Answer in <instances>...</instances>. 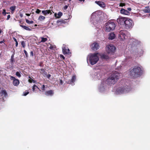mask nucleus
<instances>
[{"instance_id": "1a4fd4ad", "label": "nucleus", "mask_w": 150, "mask_h": 150, "mask_svg": "<svg viewBox=\"0 0 150 150\" xmlns=\"http://www.w3.org/2000/svg\"><path fill=\"white\" fill-rule=\"evenodd\" d=\"M127 33V31L126 30H123L120 31L119 33V37L122 39H125L126 38V34Z\"/></svg>"}, {"instance_id": "c756f323", "label": "nucleus", "mask_w": 150, "mask_h": 150, "mask_svg": "<svg viewBox=\"0 0 150 150\" xmlns=\"http://www.w3.org/2000/svg\"><path fill=\"white\" fill-rule=\"evenodd\" d=\"M25 21H26V23H27L29 24L33 23H34L33 21H30L27 19H25Z\"/></svg>"}, {"instance_id": "423d86ee", "label": "nucleus", "mask_w": 150, "mask_h": 150, "mask_svg": "<svg viewBox=\"0 0 150 150\" xmlns=\"http://www.w3.org/2000/svg\"><path fill=\"white\" fill-rule=\"evenodd\" d=\"M134 25V23L133 21L130 19L127 18L125 22L124 25L125 28L128 29L132 28Z\"/></svg>"}, {"instance_id": "b1692460", "label": "nucleus", "mask_w": 150, "mask_h": 150, "mask_svg": "<svg viewBox=\"0 0 150 150\" xmlns=\"http://www.w3.org/2000/svg\"><path fill=\"white\" fill-rule=\"evenodd\" d=\"M54 15L57 18H59L61 16H62V13L61 12H58V16H57V15L56 13L54 14Z\"/></svg>"}, {"instance_id": "4be33fe9", "label": "nucleus", "mask_w": 150, "mask_h": 150, "mask_svg": "<svg viewBox=\"0 0 150 150\" xmlns=\"http://www.w3.org/2000/svg\"><path fill=\"white\" fill-rule=\"evenodd\" d=\"M143 11L145 13H150V8L149 6L146 7Z\"/></svg>"}, {"instance_id": "cd10ccee", "label": "nucleus", "mask_w": 150, "mask_h": 150, "mask_svg": "<svg viewBox=\"0 0 150 150\" xmlns=\"http://www.w3.org/2000/svg\"><path fill=\"white\" fill-rule=\"evenodd\" d=\"M41 42H46L47 40V39L46 38H44L43 37H41Z\"/></svg>"}, {"instance_id": "2eb2a0df", "label": "nucleus", "mask_w": 150, "mask_h": 150, "mask_svg": "<svg viewBox=\"0 0 150 150\" xmlns=\"http://www.w3.org/2000/svg\"><path fill=\"white\" fill-rule=\"evenodd\" d=\"M101 58L102 59H104L107 60L110 59V57L107 54H103L101 55Z\"/></svg>"}, {"instance_id": "37998d69", "label": "nucleus", "mask_w": 150, "mask_h": 150, "mask_svg": "<svg viewBox=\"0 0 150 150\" xmlns=\"http://www.w3.org/2000/svg\"><path fill=\"white\" fill-rule=\"evenodd\" d=\"M30 55L31 56H33V51H31L30 52Z\"/></svg>"}, {"instance_id": "4d7b16f0", "label": "nucleus", "mask_w": 150, "mask_h": 150, "mask_svg": "<svg viewBox=\"0 0 150 150\" xmlns=\"http://www.w3.org/2000/svg\"><path fill=\"white\" fill-rule=\"evenodd\" d=\"M1 53H0V57H1Z\"/></svg>"}, {"instance_id": "de8ad7c7", "label": "nucleus", "mask_w": 150, "mask_h": 150, "mask_svg": "<svg viewBox=\"0 0 150 150\" xmlns=\"http://www.w3.org/2000/svg\"><path fill=\"white\" fill-rule=\"evenodd\" d=\"M127 10L129 11H131L132 9L130 8H127Z\"/></svg>"}, {"instance_id": "6e6552de", "label": "nucleus", "mask_w": 150, "mask_h": 150, "mask_svg": "<svg viewBox=\"0 0 150 150\" xmlns=\"http://www.w3.org/2000/svg\"><path fill=\"white\" fill-rule=\"evenodd\" d=\"M127 18L125 17H121L117 19V22L119 24L124 25Z\"/></svg>"}, {"instance_id": "a19ab883", "label": "nucleus", "mask_w": 150, "mask_h": 150, "mask_svg": "<svg viewBox=\"0 0 150 150\" xmlns=\"http://www.w3.org/2000/svg\"><path fill=\"white\" fill-rule=\"evenodd\" d=\"M51 76V75L50 74H47L46 77H47L48 79H49Z\"/></svg>"}, {"instance_id": "6ab92c4d", "label": "nucleus", "mask_w": 150, "mask_h": 150, "mask_svg": "<svg viewBox=\"0 0 150 150\" xmlns=\"http://www.w3.org/2000/svg\"><path fill=\"white\" fill-rule=\"evenodd\" d=\"M42 13L44 15H46L50 13V14H52V13L50 10H43L42 11Z\"/></svg>"}, {"instance_id": "4468645a", "label": "nucleus", "mask_w": 150, "mask_h": 150, "mask_svg": "<svg viewBox=\"0 0 150 150\" xmlns=\"http://www.w3.org/2000/svg\"><path fill=\"white\" fill-rule=\"evenodd\" d=\"M45 94L47 96H52L54 92L52 90H50L45 91Z\"/></svg>"}, {"instance_id": "dca6fc26", "label": "nucleus", "mask_w": 150, "mask_h": 150, "mask_svg": "<svg viewBox=\"0 0 150 150\" xmlns=\"http://www.w3.org/2000/svg\"><path fill=\"white\" fill-rule=\"evenodd\" d=\"M40 72L44 77H46L47 76V73L45 71V69H40Z\"/></svg>"}, {"instance_id": "4c0bfd02", "label": "nucleus", "mask_w": 150, "mask_h": 150, "mask_svg": "<svg viewBox=\"0 0 150 150\" xmlns=\"http://www.w3.org/2000/svg\"><path fill=\"white\" fill-rule=\"evenodd\" d=\"M41 11L38 9H37L35 13L38 14H39Z\"/></svg>"}, {"instance_id": "a18cd8bd", "label": "nucleus", "mask_w": 150, "mask_h": 150, "mask_svg": "<svg viewBox=\"0 0 150 150\" xmlns=\"http://www.w3.org/2000/svg\"><path fill=\"white\" fill-rule=\"evenodd\" d=\"M68 6H67V5H65L64 6V9L65 10L67 9L68 8Z\"/></svg>"}, {"instance_id": "5fc2aeb1", "label": "nucleus", "mask_w": 150, "mask_h": 150, "mask_svg": "<svg viewBox=\"0 0 150 150\" xmlns=\"http://www.w3.org/2000/svg\"><path fill=\"white\" fill-rule=\"evenodd\" d=\"M79 1H84L85 0H79Z\"/></svg>"}, {"instance_id": "412c9836", "label": "nucleus", "mask_w": 150, "mask_h": 150, "mask_svg": "<svg viewBox=\"0 0 150 150\" xmlns=\"http://www.w3.org/2000/svg\"><path fill=\"white\" fill-rule=\"evenodd\" d=\"M76 79V77L75 75H73L71 79L69 81V83L71 84V83H73Z\"/></svg>"}, {"instance_id": "2f4dec72", "label": "nucleus", "mask_w": 150, "mask_h": 150, "mask_svg": "<svg viewBox=\"0 0 150 150\" xmlns=\"http://www.w3.org/2000/svg\"><path fill=\"white\" fill-rule=\"evenodd\" d=\"M29 93V92L28 90H26L23 93V95L24 96H26Z\"/></svg>"}, {"instance_id": "f704fd0d", "label": "nucleus", "mask_w": 150, "mask_h": 150, "mask_svg": "<svg viewBox=\"0 0 150 150\" xmlns=\"http://www.w3.org/2000/svg\"><path fill=\"white\" fill-rule=\"evenodd\" d=\"M21 45L23 48H25V42L23 41L21 42Z\"/></svg>"}, {"instance_id": "7ed1b4c3", "label": "nucleus", "mask_w": 150, "mask_h": 150, "mask_svg": "<svg viewBox=\"0 0 150 150\" xmlns=\"http://www.w3.org/2000/svg\"><path fill=\"white\" fill-rule=\"evenodd\" d=\"M98 53H94L88 55L87 60L92 65L96 64L99 60V58L98 56Z\"/></svg>"}, {"instance_id": "8fccbe9b", "label": "nucleus", "mask_w": 150, "mask_h": 150, "mask_svg": "<svg viewBox=\"0 0 150 150\" xmlns=\"http://www.w3.org/2000/svg\"><path fill=\"white\" fill-rule=\"evenodd\" d=\"M13 39L15 42L17 41L16 39L15 38H13Z\"/></svg>"}, {"instance_id": "f3484780", "label": "nucleus", "mask_w": 150, "mask_h": 150, "mask_svg": "<svg viewBox=\"0 0 150 150\" xmlns=\"http://www.w3.org/2000/svg\"><path fill=\"white\" fill-rule=\"evenodd\" d=\"M69 49H67V48L65 47L62 48V52L64 54H66L69 53Z\"/></svg>"}, {"instance_id": "c03bdc74", "label": "nucleus", "mask_w": 150, "mask_h": 150, "mask_svg": "<svg viewBox=\"0 0 150 150\" xmlns=\"http://www.w3.org/2000/svg\"><path fill=\"white\" fill-rule=\"evenodd\" d=\"M10 18V15H8L7 16V20H8L9 19V18Z\"/></svg>"}, {"instance_id": "09e8293b", "label": "nucleus", "mask_w": 150, "mask_h": 150, "mask_svg": "<svg viewBox=\"0 0 150 150\" xmlns=\"http://www.w3.org/2000/svg\"><path fill=\"white\" fill-rule=\"evenodd\" d=\"M18 42L17 41V42H16V47L18 46Z\"/></svg>"}, {"instance_id": "7c9ffc66", "label": "nucleus", "mask_w": 150, "mask_h": 150, "mask_svg": "<svg viewBox=\"0 0 150 150\" xmlns=\"http://www.w3.org/2000/svg\"><path fill=\"white\" fill-rule=\"evenodd\" d=\"M36 88L39 89V88H38V86L35 84H34L33 85V88H32L33 91H34L35 90V88Z\"/></svg>"}, {"instance_id": "603ef678", "label": "nucleus", "mask_w": 150, "mask_h": 150, "mask_svg": "<svg viewBox=\"0 0 150 150\" xmlns=\"http://www.w3.org/2000/svg\"><path fill=\"white\" fill-rule=\"evenodd\" d=\"M20 16L21 18H22L23 17V15L22 13H21L20 14Z\"/></svg>"}, {"instance_id": "864d4df0", "label": "nucleus", "mask_w": 150, "mask_h": 150, "mask_svg": "<svg viewBox=\"0 0 150 150\" xmlns=\"http://www.w3.org/2000/svg\"><path fill=\"white\" fill-rule=\"evenodd\" d=\"M4 42V40H3V41H0V43H2Z\"/></svg>"}, {"instance_id": "0eeeda50", "label": "nucleus", "mask_w": 150, "mask_h": 150, "mask_svg": "<svg viewBox=\"0 0 150 150\" xmlns=\"http://www.w3.org/2000/svg\"><path fill=\"white\" fill-rule=\"evenodd\" d=\"M115 47L113 45H108L107 46L106 50L108 54L114 53L116 50Z\"/></svg>"}, {"instance_id": "6e6d98bb", "label": "nucleus", "mask_w": 150, "mask_h": 150, "mask_svg": "<svg viewBox=\"0 0 150 150\" xmlns=\"http://www.w3.org/2000/svg\"><path fill=\"white\" fill-rule=\"evenodd\" d=\"M37 26V24H35V26Z\"/></svg>"}, {"instance_id": "f03ea898", "label": "nucleus", "mask_w": 150, "mask_h": 150, "mask_svg": "<svg viewBox=\"0 0 150 150\" xmlns=\"http://www.w3.org/2000/svg\"><path fill=\"white\" fill-rule=\"evenodd\" d=\"M142 73V70L140 67H135L130 71L129 74L132 77L136 78L141 76Z\"/></svg>"}, {"instance_id": "3c124183", "label": "nucleus", "mask_w": 150, "mask_h": 150, "mask_svg": "<svg viewBox=\"0 0 150 150\" xmlns=\"http://www.w3.org/2000/svg\"><path fill=\"white\" fill-rule=\"evenodd\" d=\"M25 15L27 16H30V14H29V13H25Z\"/></svg>"}, {"instance_id": "473e14b6", "label": "nucleus", "mask_w": 150, "mask_h": 150, "mask_svg": "<svg viewBox=\"0 0 150 150\" xmlns=\"http://www.w3.org/2000/svg\"><path fill=\"white\" fill-rule=\"evenodd\" d=\"M7 13H8L6 12V10L5 9H3V11L2 12V14L5 16Z\"/></svg>"}, {"instance_id": "a211bd4d", "label": "nucleus", "mask_w": 150, "mask_h": 150, "mask_svg": "<svg viewBox=\"0 0 150 150\" xmlns=\"http://www.w3.org/2000/svg\"><path fill=\"white\" fill-rule=\"evenodd\" d=\"M120 12L121 13L125 15H128L129 13L127 10L123 8L121 9L120 10Z\"/></svg>"}, {"instance_id": "aec40b11", "label": "nucleus", "mask_w": 150, "mask_h": 150, "mask_svg": "<svg viewBox=\"0 0 150 150\" xmlns=\"http://www.w3.org/2000/svg\"><path fill=\"white\" fill-rule=\"evenodd\" d=\"M115 34L113 33H111L109 35V39L111 40H113L115 38Z\"/></svg>"}, {"instance_id": "5701e85b", "label": "nucleus", "mask_w": 150, "mask_h": 150, "mask_svg": "<svg viewBox=\"0 0 150 150\" xmlns=\"http://www.w3.org/2000/svg\"><path fill=\"white\" fill-rule=\"evenodd\" d=\"M20 26L25 30L29 31L31 30L30 28L25 26L20 25Z\"/></svg>"}, {"instance_id": "20e7f679", "label": "nucleus", "mask_w": 150, "mask_h": 150, "mask_svg": "<svg viewBox=\"0 0 150 150\" xmlns=\"http://www.w3.org/2000/svg\"><path fill=\"white\" fill-rule=\"evenodd\" d=\"M105 30L109 32L113 30L116 26V24L112 21L109 20L105 24Z\"/></svg>"}, {"instance_id": "58836bf2", "label": "nucleus", "mask_w": 150, "mask_h": 150, "mask_svg": "<svg viewBox=\"0 0 150 150\" xmlns=\"http://www.w3.org/2000/svg\"><path fill=\"white\" fill-rule=\"evenodd\" d=\"M41 89L42 91H44L45 90V85H43L42 86V87L41 88Z\"/></svg>"}, {"instance_id": "9b49d317", "label": "nucleus", "mask_w": 150, "mask_h": 150, "mask_svg": "<svg viewBox=\"0 0 150 150\" xmlns=\"http://www.w3.org/2000/svg\"><path fill=\"white\" fill-rule=\"evenodd\" d=\"M11 78L13 80V84L15 86H17L19 83V81L18 79H16L14 77L11 76Z\"/></svg>"}, {"instance_id": "39448f33", "label": "nucleus", "mask_w": 150, "mask_h": 150, "mask_svg": "<svg viewBox=\"0 0 150 150\" xmlns=\"http://www.w3.org/2000/svg\"><path fill=\"white\" fill-rule=\"evenodd\" d=\"M131 90L130 88L128 86L119 87L116 91V93L117 94H120L126 93Z\"/></svg>"}, {"instance_id": "49530a36", "label": "nucleus", "mask_w": 150, "mask_h": 150, "mask_svg": "<svg viewBox=\"0 0 150 150\" xmlns=\"http://www.w3.org/2000/svg\"><path fill=\"white\" fill-rule=\"evenodd\" d=\"M60 83L61 85H62L63 84V81L61 79L60 80Z\"/></svg>"}, {"instance_id": "f257e3e1", "label": "nucleus", "mask_w": 150, "mask_h": 150, "mask_svg": "<svg viewBox=\"0 0 150 150\" xmlns=\"http://www.w3.org/2000/svg\"><path fill=\"white\" fill-rule=\"evenodd\" d=\"M121 76V73H119L116 71H114L110 76L107 79L106 83L108 85L114 84Z\"/></svg>"}, {"instance_id": "c85d7f7f", "label": "nucleus", "mask_w": 150, "mask_h": 150, "mask_svg": "<svg viewBox=\"0 0 150 150\" xmlns=\"http://www.w3.org/2000/svg\"><path fill=\"white\" fill-rule=\"evenodd\" d=\"M16 8V6H14L10 7L9 9L11 10V11H14L15 10Z\"/></svg>"}, {"instance_id": "9d476101", "label": "nucleus", "mask_w": 150, "mask_h": 150, "mask_svg": "<svg viewBox=\"0 0 150 150\" xmlns=\"http://www.w3.org/2000/svg\"><path fill=\"white\" fill-rule=\"evenodd\" d=\"M91 49L93 50H96L98 49L100 46L96 42H95L92 43L91 45Z\"/></svg>"}, {"instance_id": "c9c22d12", "label": "nucleus", "mask_w": 150, "mask_h": 150, "mask_svg": "<svg viewBox=\"0 0 150 150\" xmlns=\"http://www.w3.org/2000/svg\"><path fill=\"white\" fill-rule=\"evenodd\" d=\"M24 53L25 54L26 57V58L28 57V53L27 52V51L25 50H24Z\"/></svg>"}, {"instance_id": "e433bc0d", "label": "nucleus", "mask_w": 150, "mask_h": 150, "mask_svg": "<svg viewBox=\"0 0 150 150\" xmlns=\"http://www.w3.org/2000/svg\"><path fill=\"white\" fill-rule=\"evenodd\" d=\"M125 6V3H120L119 6L120 7H122Z\"/></svg>"}, {"instance_id": "bb28decb", "label": "nucleus", "mask_w": 150, "mask_h": 150, "mask_svg": "<svg viewBox=\"0 0 150 150\" xmlns=\"http://www.w3.org/2000/svg\"><path fill=\"white\" fill-rule=\"evenodd\" d=\"M65 22V21H64V20H58L57 21V23H60V24H62V23H64Z\"/></svg>"}, {"instance_id": "a878e982", "label": "nucleus", "mask_w": 150, "mask_h": 150, "mask_svg": "<svg viewBox=\"0 0 150 150\" xmlns=\"http://www.w3.org/2000/svg\"><path fill=\"white\" fill-rule=\"evenodd\" d=\"M45 18V16H40L38 18V20L40 21H42L44 20Z\"/></svg>"}, {"instance_id": "13d9d810", "label": "nucleus", "mask_w": 150, "mask_h": 150, "mask_svg": "<svg viewBox=\"0 0 150 150\" xmlns=\"http://www.w3.org/2000/svg\"><path fill=\"white\" fill-rule=\"evenodd\" d=\"M149 16H150V13L149 14Z\"/></svg>"}, {"instance_id": "ea45409f", "label": "nucleus", "mask_w": 150, "mask_h": 150, "mask_svg": "<svg viewBox=\"0 0 150 150\" xmlns=\"http://www.w3.org/2000/svg\"><path fill=\"white\" fill-rule=\"evenodd\" d=\"M60 57L61 58H62L63 59H64L65 58L64 56L62 54H60Z\"/></svg>"}, {"instance_id": "79ce46f5", "label": "nucleus", "mask_w": 150, "mask_h": 150, "mask_svg": "<svg viewBox=\"0 0 150 150\" xmlns=\"http://www.w3.org/2000/svg\"><path fill=\"white\" fill-rule=\"evenodd\" d=\"M53 45H51L49 47V48L50 49L53 50Z\"/></svg>"}, {"instance_id": "ddd939ff", "label": "nucleus", "mask_w": 150, "mask_h": 150, "mask_svg": "<svg viewBox=\"0 0 150 150\" xmlns=\"http://www.w3.org/2000/svg\"><path fill=\"white\" fill-rule=\"evenodd\" d=\"M0 95L1 96H4L5 97L8 96L7 93L5 90H2L0 93Z\"/></svg>"}, {"instance_id": "393cba45", "label": "nucleus", "mask_w": 150, "mask_h": 150, "mask_svg": "<svg viewBox=\"0 0 150 150\" xmlns=\"http://www.w3.org/2000/svg\"><path fill=\"white\" fill-rule=\"evenodd\" d=\"M14 53L11 56V59L10 60V62H11V63L12 64L13 63V62H15V60L14 59Z\"/></svg>"}, {"instance_id": "f8f14e48", "label": "nucleus", "mask_w": 150, "mask_h": 150, "mask_svg": "<svg viewBox=\"0 0 150 150\" xmlns=\"http://www.w3.org/2000/svg\"><path fill=\"white\" fill-rule=\"evenodd\" d=\"M95 2L101 7L104 8L105 7V4L103 2L96 1Z\"/></svg>"}, {"instance_id": "72a5a7b5", "label": "nucleus", "mask_w": 150, "mask_h": 150, "mask_svg": "<svg viewBox=\"0 0 150 150\" xmlns=\"http://www.w3.org/2000/svg\"><path fill=\"white\" fill-rule=\"evenodd\" d=\"M16 75L18 77H20L21 76V74L20 72L18 71H17L16 73Z\"/></svg>"}]
</instances>
